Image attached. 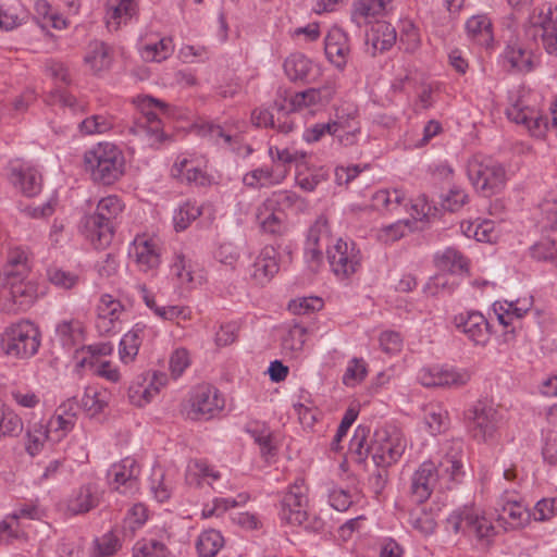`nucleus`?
Returning a JSON list of instances; mask_svg holds the SVG:
<instances>
[{
    "label": "nucleus",
    "mask_w": 557,
    "mask_h": 557,
    "mask_svg": "<svg viewBox=\"0 0 557 557\" xmlns=\"http://www.w3.org/2000/svg\"><path fill=\"white\" fill-rule=\"evenodd\" d=\"M369 434V428L358 425L350 440L349 451L358 462H363L371 456L375 466L386 468L396 463L407 448V440L396 425L377 428L370 442Z\"/></svg>",
    "instance_id": "1"
},
{
    "label": "nucleus",
    "mask_w": 557,
    "mask_h": 557,
    "mask_svg": "<svg viewBox=\"0 0 557 557\" xmlns=\"http://www.w3.org/2000/svg\"><path fill=\"white\" fill-rule=\"evenodd\" d=\"M124 208L120 197L109 195L98 201L95 213L84 216L82 232L94 248L104 249L111 244L114 236V222Z\"/></svg>",
    "instance_id": "2"
},
{
    "label": "nucleus",
    "mask_w": 557,
    "mask_h": 557,
    "mask_svg": "<svg viewBox=\"0 0 557 557\" xmlns=\"http://www.w3.org/2000/svg\"><path fill=\"white\" fill-rule=\"evenodd\" d=\"M135 103L138 114L129 132L143 144L154 148L160 147L169 139L161 117L166 112V104L150 96H139Z\"/></svg>",
    "instance_id": "3"
},
{
    "label": "nucleus",
    "mask_w": 557,
    "mask_h": 557,
    "mask_svg": "<svg viewBox=\"0 0 557 557\" xmlns=\"http://www.w3.org/2000/svg\"><path fill=\"white\" fill-rule=\"evenodd\" d=\"M85 169L92 181L111 185L124 174L125 159L123 152L108 141L99 143L84 154Z\"/></svg>",
    "instance_id": "4"
},
{
    "label": "nucleus",
    "mask_w": 557,
    "mask_h": 557,
    "mask_svg": "<svg viewBox=\"0 0 557 557\" xmlns=\"http://www.w3.org/2000/svg\"><path fill=\"white\" fill-rule=\"evenodd\" d=\"M0 344L5 355L17 359H27L38 352L41 333L34 322L20 320L4 329Z\"/></svg>",
    "instance_id": "5"
},
{
    "label": "nucleus",
    "mask_w": 557,
    "mask_h": 557,
    "mask_svg": "<svg viewBox=\"0 0 557 557\" xmlns=\"http://www.w3.org/2000/svg\"><path fill=\"white\" fill-rule=\"evenodd\" d=\"M467 174L471 184L484 196L499 193L506 185V170L498 161L481 156H473L467 164Z\"/></svg>",
    "instance_id": "6"
},
{
    "label": "nucleus",
    "mask_w": 557,
    "mask_h": 557,
    "mask_svg": "<svg viewBox=\"0 0 557 557\" xmlns=\"http://www.w3.org/2000/svg\"><path fill=\"white\" fill-rule=\"evenodd\" d=\"M224 398L216 387L199 384L191 388L181 405L182 414L191 421L209 420L223 410Z\"/></svg>",
    "instance_id": "7"
},
{
    "label": "nucleus",
    "mask_w": 557,
    "mask_h": 557,
    "mask_svg": "<svg viewBox=\"0 0 557 557\" xmlns=\"http://www.w3.org/2000/svg\"><path fill=\"white\" fill-rule=\"evenodd\" d=\"M447 529L455 534L488 540L495 534L492 522L483 511L474 506H463L454 510L446 519Z\"/></svg>",
    "instance_id": "8"
},
{
    "label": "nucleus",
    "mask_w": 557,
    "mask_h": 557,
    "mask_svg": "<svg viewBox=\"0 0 557 557\" xmlns=\"http://www.w3.org/2000/svg\"><path fill=\"white\" fill-rule=\"evenodd\" d=\"M170 175L182 184L208 186L212 182L208 173V160L194 151L178 153L170 169Z\"/></svg>",
    "instance_id": "9"
},
{
    "label": "nucleus",
    "mask_w": 557,
    "mask_h": 557,
    "mask_svg": "<svg viewBox=\"0 0 557 557\" xmlns=\"http://www.w3.org/2000/svg\"><path fill=\"white\" fill-rule=\"evenodd\" d=\"M3 309L8 312L26 311L45 294L36 281L28 278L2 283Z\"/></svg>",
    "instance_id": "10"
},
{
    "label": "nucleus",
    "mask_w": 557,
    "mask_h": 557,
    "mask_svg": "<svg viewBox=\"0 0 557 557\" xmlns=\"http://www.w3.org/2000/svg\"><path fill=\"white\" fill-rule=\"evenodd\" d=\"M308 486L297 478L281 499L280 519L290 525H302L308 519Z\"/></svg>",
    "instance_id": "11"
},
{
    "label": "nucleus",
    "mask_w": 557,
    "mask_h": 557,
    "mask_svg": "<svg viewBox=\"0 0 557 557\" xmlns=\"http://www.w3.org/2000/svg\"><path fill=\"white\" fill-rule=\"evenodd\" d=\"M326 255L331 270L338 280L349 278L361 267V251L351 240L338 238L327 248Z\"/></svg>",
    "instance_id": "12"
},
{
    "label": "nucleus",
    "mask_w": 557,
    "mask_h": 557,
    "mask_svg": "<svg viewBox=\"0 0 557 557\" xmlns=\"http://www.w3.org/2000/svg\"><path fill=\"white\" fill-rule=\"evenodd\" d=\"M337 86L335 81H326L320 87L307 88L294 92L288 99V111L317 112L324 109L335 97Z\"/></svg>",
    "instance_id": "13"
},
{
    "label": "nucleus",
    "mask_w": 557,
    "mask_h": 557,
    "mask_svg": "<svg viewBox=\"0 0 557 557\" xmlns=\"http://www.w3.org/2000/svg\"><path fill=\"white\" fill-rule=\"evenodd\" d=\"M466 421L471 436L476 441L486 442L496 433L498 413L492 405L478 401L467 410Z\"/></svg>",
    "instance_id": "14"
},
{
    "label": "nucleus",
    "mask_w": 557,
    "mask_h": 557,
    "mask_svg": "<svg viewBox=\"0 0 557 557\" xmlns=\"http://www.w3.org/2000/svg\"><path fill=\"white\" fill-rule=\"evenodd\" d=\"M453 325L475 346L484 347L491 339L492 326L480 311L470 310L454 315Z\"/></svg>",
    "instance_id": "15"
},
{
    "label": "nucleus",
    "mask_w": 557,
    "mask_h": 557,
    "mask_svg": "<svg viewBox=\"0 0 557 557\" xmlns=\"http://www.w3.org/2000/svg\"><path fill=\"white\" fill-rule=\"evenodd\" d=\"M125 308L120 299L103 294L96 307V329L100 335L115 334L121 330Z\"/></svg>",
    "instance_id": "16"
},
{
    "label": "nucleus",
    "mask_w": 557,
    "mask_h": 557,
    "mask_svg": "<svg viewBox=\"0 0 557 557\" xmlns=\"http://www.w3.org/2000/svg\"><path fill=\"white\" fill-rule=\"evenodd\" d=\"M129 256L140 272L153 273L161 263L159 240L149 234L137 235L132 243Z\"/></svg>",
    "instance_id": "17"
},
{
    "label": "nucleus",
    "mask_w": 557,
    "mask_h": 557,
    "mask_svg": "<svg viewBox=\"0 0 557 557\" xmlns=\"http://www.w3.org/2000/svg\"><path fill=\"white\" fill-rule=\"evenodd\" d=\"M498 521L506 531L521 530L530 523L531 515L515 492H504L498 502Z\"/></svg>",
    "instance_id": "18"
},
{
    "label": "nucleus",
    "mask_w": 557,
    "mask_h": 557,
    "mask_svg": "<svg viewBox=\"0 0 557 557\" xmlns=\"http://www.w3.org/2000/svg\"><path fill=\"white\" fill-rule=\"evenodd\" d=\"M529 21L533 27L541 29V39L545 51L557 57V7L545 3L534 9Z\"/></svg>",
    "instance_id": "19"
},
{
    "label": "nucleus",
    "mask_w": 557,
    "mask_h": 557,
    "mask_svg": "<svg viewBox=\"0 0 557 557\" xmlns=\"http://www.w3.org/2000/svg\"><path fill=\"white\" fill-rule=\"evenodd\" d=\"M78 404L74 398L62 403L45 425L50 434V442L59 443L67 436L77 422Z\"/></svg>",
    "instance_id": "20"
},
{
    "label": "nucleus",
    "mask_w": 557,
    "mask_h": 557,
    "mask_svg": "<svg viewBox=\"0 0 557 557\" xmlns=\"http://www.w3.org/2000/svg\"><path fill=\"white\" fill-rule=\"evenodd\" d=\"M102 496L103 491L97 483L82 484L66 498L65 510L70 516L85 515L100 505Z\"/></svg>",
    "instance_id": "21"
},
{
    "label": "nucleus",
    "mask_w": 557,
    "mask_h": 557,
    "mask_svg": "<svg viewBox=\"0 0 557 557\" xmlns=\"http://www.w3.org/2000/svg\"><path fill=\"white\" fill-rule=\"evenodd\" d=\"M166 383L168 375L165 373H147L129 386L128 399L133 405L144 407L159 395L160 391L166 385Z\"/></svg>",
    "instance_id": "22"
},
{
    "label": "nucleus",
    "mask_w": 557,
    "mask_h": 557,
    "mask_svg": "<svg viewBox=\"0 0 557 557\" xmlns=\"http://www.w3.org/2000/svg\"><path fill=\"white\" fill-rule=\"evenodd\" d=\"M9 178L13 186L27 197L36 196L42 187L41 174L34 165L25 161L11 162Z\"/></svg>",
    "instance_id": "23"
},
{
    "label": "nucleus",
    "mask_w": 557,
    "mask_h": 557,
    "mask_svg": "<svg viewBox=\"0 0 557 557\" xmlns=\"http://www.w3.org/2000/svg\"><path fill=\"white\" fill-rule=\"evenodd\" d=\"M506 114L510 121L523 125L532 136H544L548 129L547 121L535 109L528 106L522 98L511 103L507 108Z\"/></svg>",
    "instance_id": "24"
},
{
    "label": "nucleus",
    "mask_w": 557,
    "mask_h": 557,
    "mask_svg": "<svg viewBox=\"0 0 557 557\" xmlns=\"http://www.w3.org/2000/svg\"><path fill=\"white\" fill-rule=\"evenodd\" d=\"M462 457L461 447H453L436 465L441 491L451 490L462 482L465 476Z\"/></svg>",
    "instance_id": "25"
},
{
    "label": "nucleus",
    "mask_w": 557,
    "mask_h": 557,
    "mask_svg": "<svg viewBox=\"0 0 557 557\" xmlns=\"http://www.w3.org/2000/svg\"><path fill=\"white\" fill-rule=\"evenodd\" d=\"M436 487L440 488L436 465L431 460L422 462L411 476L410 492L412 497L419 504L424 503Z\"/></svg>",
    "instance_id": "26"
},
{
    "label": "nucleus",
    "mask_w": 557,
    "mask_h": 557,
    "mask_svg": "<svg viewBox=\"0 0 557 557\" xmlns=\"http://www.w3.org/2000/svg\"><path fill=\"white\" fill-rule=\"evenodd\" d=\"M283 67L285 75L293 83H311L321 74L319 64L300 52L289 54Z\"/></svg>",
    "instance_id": "27"
},
{
    "label": "nucleus",
    "mask_w": 557,
    "mask_h": 557,
    "mask_svg": "<svg viewBox=\"0 0 557 557\" xmlns=\"http://www.w3.org/2000/svg\"><path fill=\"white\" fill-rule=\"evenodd\" d=\"M32 273V261L27 249L23 247L9 248L2 267V283L28 278Z\"/></svg>",
    "instance_id": "28"
},
{
    "label": "nucleus",
    "mask_w": 557,
    "mask_h": 557,
    "mask_svg": "<svg viewBox=\"0 0 557 557\" xmlns=\"http://www.w3.org/2000/svg\"><path fill=\"white\" fill-rule=\"evenodd\" d=\"M325 55L339 70L347 64L350 46L347 34L339 27H333L325 37Z\"/></svg>",
    "instance_id": "29"
},
{
    "label": "nucleus",
    "mask_w": 557,
    "mask_h": 557,
    "mask_svg": "<svg viewBox=\"0 0 557 557\" xmlns=\"http://www.w3.org/2000/svg\"><path fill=\"white\" fill-rule=\"evenodd\" d=\"M171 274L177 280L181 286L194 288L205 281L203 272L197 269L190 258L183 252H175L170 265Z\"/></svg>",
    "instance_id": "30"
},
{
    "label": "nucleus",
    "mask_w": 557,
    "mask_h": 557,
    "mask_svg": "<svg viewBox=\"0 0 557 557\" xmlns=\"http://www.w3.org/2000/svg\"><path fill=\"white\" fill-rule=\"evenodd\" d=\"M140 467L136 459L126 457L112 465L109 475L112 478L115 488L121 493H128L136 488Z\"/></svg>",
    "instance_id": "31"
},
{
    "label": "nucleus",
    "mask_w": 557,
    "mask_h": 557,
    "mask_svg": "<svg viewBox=\"0 0 557 557\" xmlns=\"http://www.w3.org/2000/svg\"><path fill=\"white\" fill-rule=\"evenodd\" d=\"M287 172L285 166L280 165L257 168L243 176V184L249 188H269L283 183Z\"/></svg>",
    "instance_id": "32"
},
{
    "label": "nucleus",
    "mask_w": 557,
    "mask_h": 557,
    "mask_svg": "<svg viewBox=\"0 0 557 557\" xmlns=\"http://www.w3.org/2000/svg\"><path fill=\"white\" fill-rule=\"evenodd\" d=\"M277 271V252L272 246H265L251 265L250 277L256 284L264 285L272 280Z\"/></svg>",
    "instance_id": "33"
},
{
    "label": "nucleus",
    "mask_w": 557,
    "mask_h": 557,
    "mask_svg": "<svg viewBox=\"0 0 557 557\" xmlns=\"http://www.w3.org/2000/svg\"><path fill=\"white\" fill-rule=\"evenodd\" d=\"M256 220L263 233L282 235L286 230L285 214L265 198L256 210Z\"/></svg>",
    "instance_id": "34"
},
{
    "label": "nucleus",
    "mask_w": 557,
    "mask_h": 557,
    "mask_svg": "<svg viewBox=\"0 0 557 557\" xmlns=\"http://www.w3.org/2000/svg\"><path fill=\"white\" fill-rule=\"evenodd\" d=\"M137 14L135 0H108L106 21L111 30H117Z\"/></svg>",
    "instance_id": "35"
},
{
    "label": "nucleus",
    "mask_w": 557,
    "mask_h": 557,
    "mask_svg": "<svg viewBox=\"0 0 557 557\" xmlns=\"http://www.w3.org/2000/svg\"><path fill=\"white\" fill-rule=\"evenodd\" d=\"M54 336L64 348H74L85 339L84 323L76 318L63 319L57 323Z\"/></svg>",
    "instance_id": "36"
},
{
    "label": "nucleus",
    "mask_w": 557,
    "mask_h": 557,
    "mask_svg": "<svg viewBox=\"0 0 557 557\" xmlns=\"http://www.w3.org/2000/svg\"><path fill=\"white\" fill-rule=\"evenodd\" d=\"M392 0H356L352 7L351 21L358 26L368 25L383 16Z\"/></svg>",
    "instance_id": "37"
},
{
    "label": "nucleus",
    "mask_w": 557,
    "mask_h": 557,
    "mask_svg": "<svg viewBox=\"0 0 557 557\" xmlns=\"http://www.w3.org/2000/svg\"><path fill=\"white\" fill-rule=\"evenodd\" d=\"M326 232V220L319 218L315 223L309 228L307 240L305 244V259L308 267L317 270L322 261V247L320 239L323 233Z\"/></svg>",
    "instance_id": "38"
},
{
    "label": "nucleus",
    "mask_w": 557,
    "mask_h": 557,
    "mask_svg": "<svg viewBox=\"0 0 557 557\" xmlns=\"http://www.w3.org/2000/svg\"><path fill=\"white\" fill-rule=\"evenodd\" d=\"M220 476V472L202 459L190 460L185 473L186 482L195 486H201L205 483L213 486V483L218 481Z\"/></svg>",
    "instance_id": "39"
},
{
    "label": "nucleus",
    "mask_w": 557,
    "mask_h": 557,
    "mask_svg": "<svg viewBox=\"0 0 557 557\" xmlns=\"http://www.w3.org/2000/svg\"><path fill=\"white\" fill-rule=\"evenodd\" d=\"M467 36L481 46L488 47L494 40L493 24L486 14H476L466 22Z\"/></svg>",
    "instance_id": "40"
},
{
    "label": "nucleus",
    "mask_w": 557,
    "mask_h": 557,
    "mask_svg": "<svg viewBox=\"0 0 557 557\" xmlns=\"http://www.w3.org/2000/svg\"><path fill=\"white\" fill-rule=\"evenodd\" d=\"M145 333L146 326L137 323L123 335L119 348L120 359L123 363L127 364L135 359L145 337Z\"/></svg>",
    "instance_id": "41"
},
{
    "label": "nucleus",
    "mask_w": 557,
    "mask_h": 557,
    "mask_svg": "<svg viewBox=\"0 0 557 557\" xmlns=\"http://www.w3.org/2000/svg\"><path fill=\"white\" fill-rule=\"evenodd\" d=\"M423 419L429 432L436 435L445 432L449 426V416L443 404L432 401L423 407Z\"/></svg>",
    "instance_id": "42"
},
{
    "label": "nucleus",
    "mask_w": 557,
    "mask_h": 557,
    "mask_svg": "<svg viewBox=\"0 0 557 557\" xmlns=\"http://www.w3.org/2000/svg\"><path fill=\"white\" fill-rule=\"evenodd\" d=\"M307 329L301 324L294 323L285 329L281 345L285 355L295 358L304 350Z\"/></svg>",
    "instance_id": "43"
},
{
    "label": "nucleus",
    "mask_w": 557,
    "mask_h": 557,
    "mask_svg": "<svg viewBox=\"0 0 557 557\" xmlns=\"http://www.w3.org/2000/svg\"><path fill=\"white\" fill-rule=\"evenodd\" d=\"M268 198L270 203H273L284 214L288 210L294 213H302L308 209V201L292 190H276Z\"/></svg>",
    "instance_id": "44"
},
{
    "label": "nucleus",
    "mask_w": 557,
    "mask_h": 557,
    "mask_svg": "<svg viewBox=\"0 0 557 557\" xmlns=\"http://www.w3.org/2000/svg\"><path fill=\"white\" fill-rule=\"evenodd\" d=\"M108 403V391L102 387L91 385L85 388L81 399V407L89 417H95L103 411Z\"/></svg>",
    "instance_id": "45"
},
{
    "label": "nucleus",
    "mask_w": 557,
    "mask_h": 557,
    "mask_svg": "<svg viewBox=\"0 0 557 557\" xmlns=\"http://www.w3.org/2000/svg\"><path fill=\"white\" fill-rule=\"evenodd\" d=\"M225 540L222 533L215 529L202 531L196 541L198 557H215L224 547Z\"/></svg>",
    "instance_id": "46"
},
{
    "label": "nucleus",
    "mask_w": 557,
    "mask_h": 557,
    "mask_svg": "<svg viewBox=\"0 0 557 557\" xmlns=\"http://www.w3.org/2000/svg\"><path fill=\"white\" fill-rule=\"evenodd\" d=\"M84 62L94 73L107 70L111 63L109 48L102 41L95 40L89 42Z\"/></svg>",
    "instance_id": "47"
},
{
    "label": "nucleus",
    "mask_w": 557,
    "mask_h": 557,
    "mask_svg": "<svg viewBox=\"0 0 557 557\" xmlns=\"http://www.w3.org/2000/svg\"><path fill=\"white\" fill-rule=\"evenodd\" d=\"M368 39L374 50L383 52L394 46L397 39V34L391 24L381 22L376 23V25L371 28Z\"/></svg>",
    "instance_id": "48"
},
{
    "label": "nucleus",
    "mask_w": 557,
    "mask_h": 557,
    "mask_svg": "<svg viewBox=\"0 0 557 557\" xmlns=\"http://www.w3.org/2000/svg\"><path fill=\"white\" fill-rule=\"evenodd\" d=\"M406 200L400 189H381L372 196V207L379 211L393 212L403 206Z\"/></svg>",
    "instance_id": "49"
},
{
    "label": "nucleus",
    "mask_w": 557,
    "mask_h": 557,
    "mask_svg": "<svg viewBox=\"0 0 557 557\" xmlns=\"http://www.w3.org/2000/svg\"><path fill=\"white\" fill-rule=\"evenodd\" d=\"M506 58L511 66L519 72H531L539 64V59L520 46H509L506 50Z\"/></svg>",
    "instance_id": "50"
},
{
    "label": "nucleus",
    "mask_w": 557,
    "mask_h": 557,
    "mask_svg": "<svg viewBox=\"0 0 557 557\" xmlns=\"http://www.w3.org/2000/svg\"><path fill=\"white\" fill-rule=\"evenodd\" d=\"M246 431L250 434L253 441L259 445L260 451L263 457H272L275 455V446L273 444L272 434L270 429L262 423H249Z\"/></svg>",
    "instance_id": "51"
},
{
    "label": "nucleus",
    "mask_w": 557,
    "mask_h": 557,
    "mask_svg": "<svg viewBox=\"0 0 557 557\" xmlns=\"http://www.w3.org/2000/svg\"><path fill=\"white\" fill-rule=\"evenodd\" d=\"M28 20L27 10L20 3L8 8H0V30H12Z\"/></svg>",
    "instance_id": "52"
},
{
    "label": "nucleus",
    "mask_w": 557,
    "mask_h": 557,
    "mask_svg": "<svg viewBox=\"0 0 557 557\" xmlns=\"http://www.w3.org/2000/svg\"><path fill=\"white\" fill-rule=\"evenodd\" d=\"M174 51L172 38L163 37L157 42L147 44L141 48V57L146 61L161 62L166 60Z\"/></svg>",
    "instance_id": "53"
},
{
    "label": "nucleus",
    "mask_w": 557,
    "mask_h": 557,
    "mask_svg": "<svg viewBox=\"0 0 557 557\" xmlns=\"http://www.w3.org/2000/svg\"><path fill=\"white\" fill-rule=\"evenodd\" d=\"M23 430L22 419L5 404L0 401V440L18 435Z\"/></svg>",
    "instance_id": "54"
},
{
    "label": "nucleus",
    "mask_w": 557,
    "mask_h": 557,
    "mask_svg": "<svg viewBox=\"0 0 557 557\" xmlns=\"http://www.w3.org/2000/svg\"><path fill=\"white\" fill-rule=\"evenodd\" d=\"M46 441H50L47 428L40 423H34L26 432L25 449L34 457L42 450Z\"/></svg>",
    "instance_id": "55"
},
{
    "label": "nucleus",
    "mask_w": 557,
    "mask_h": 557,
    "mask_svg": "<svg viewBox=\"0 0 557 557\" xmlns=\"http://www.w3.org/2000/svg\"><path fill=\"white\" fill-rule=\"evenodd\" d=\"M134 557H175L169 548L157 540H139L133 547Z\"/></svg>",
    "instance_id": "56"
},
{
    "label": "nucleus",
    "mask_w": 557,
    "mask_h": 557,
    "mask_svg": "<svg viewBox=\"0 0 557 557\" xmlns=\"http://www.w3.org/2000/svg\"><path fill=\"white\" fill-rule=\"evenodd\" d=\"M437 264L441 269L451 273H462L468 271V260L454 248H447L437 258Z\"/></svg>",
    "instance_id": "57"
},
{
    "label": "nucleus",
    "mask_w": 557,
    "mask_h": 557,
    "mask_svg": "<svg viewBox=\"0 0 557 557\" xmlns=\"http://www.w3.org/2000/svg\"><path fill=\"white\" fill-rule=\"evenodd\" d=\"M114 125V120L108 114H95L81 122L82 133L86 135L103 134Z\"/></svg>",
    "instance_id": "58"
},
{
    "label": "nucleus",
    "mask_w": 557,
    "mask_h": 557,
    "mask_svg": "<svg viewBox=\"0 0 557 557\" xmlns=\"http://www.w3.org/2000/svg\"><path fill=\"white\" fill-rule=\"evenodd\" d=\"M410 231L408 220H399L376 231V238L383 244H392L403 238Z\"/></svg>",
    "instance_id": "59"
},
{
    "label": "nucleus",
    "mask_w": 557,
    "mask_h": 557,
    "mask_svg": "<svg viewBox=\"0 0 557 557\" xmlns=\"http://www.w3.org/2000/svg\"><path fill=\"white\" fill-rule=\"evenodd\" d=\"M510 306H505L500 301H496L493 304V312L495 313L497 321L500 325L506 329L504 333V338L506 342H509L516 336V326L515 321H517L513 315L508 311Z\"/></svg>",
    "instance_id": "60"
},
{
    "label": "nucleus",
    "mask_w": 557,
    "mask_h": 557,
    "mask_svg": "<svg viewBox=\"0 0 557 557\" xmlns=\"http://www.w3.org/2000/svg\"><path fill=\"white\" fill-rule=\"evenodd\" d=\"M201 215V208L194 202L187 201L180 207L174 215L176 231H184L188 225Z\"/></svg>",
    "instance_id": "61"
},
{
    "label": "nucleus",
    "mask_w": 557,
    "mask_h": 557,
    "mask_svg": "<svg viewBox=\"0 0 557 557\" xmlns=\"http://www.w3.org/2000/svg\"><path fill=\"white\" fill-rule=\"evenodd\" d=\"M531 255L536 260L557 263V242L543 238L532 246Z\"/></svg>",
    "instance_id": "62"
},
{
    "label": "nucleus",
    "mask_w": 557,
    "mask_h": 557,
    "mask_svg": "<svg viewBox=\"0 0 557 557\" xmlns=\"http://www.w3.org/2000/svg\"><path fill=\"white\" fill-rule=\"evenodd\" d=\"M421 44L419 29L411 22H404L399 34V45L407 52H414Z\"/></svg>",
    "instance_id": "63"
},
{
    "label": "nucleus",
    "mask_w": 557,
    "mask_h": 557,
    "mask_svg": "<svg viewBox=\"0 0 557 557\" xmlns=\"http://www.w3.org/2000/svg\"><path fill=\"white\" fill-rule=\"evenodd\" d=\"M121 547L120 540L113 532H107L95 540V555L97 557H110Z\"/></svg>",
    "instance_id": "64"
}]
</instances>
